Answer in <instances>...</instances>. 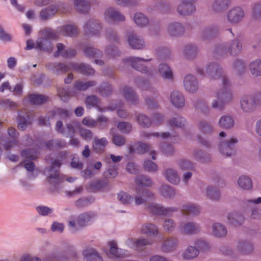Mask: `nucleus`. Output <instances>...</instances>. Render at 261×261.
<instances>
[{
    "label": "nucleus",
    "instance_id": "nucleus-7",
    "mask_svg": "<svg viewBox=\"0 0 261 261\" xmlns=\"http://www.w3.org/2000/svg\"><path fill=\"white\" fill-rule=\"evenodd\" d=\"M195 0H181V4L177 7L179 14L183 16L189 15L195 10L193 3Z\"/></svg>",
    "mask_w": 261,
    "mask_h": 261
},
{
    "label": "nucleus",
    "instance_id": "nucleus-3",
    "mask_svg": "<svg viewBox=\"0 0 261 261\" xmlns=\"http://www.w3.org/2000/svg\"><path fill=\"white\" fill-rule=\"evenodd\" d=\"M67 156L66 151L61 152L58 155L60 160H55L51 163L50 167L45 168L44 170V174L47 176L48 182L52 186L56 187L62 183L64 179L63 176L60 174L59 171L61 166V161L65 159Z\"/></svg>",
    "mask_w": 261,
    "mask_h": 261
},
{
    "label": "nucleus",
    "instance_id": "nucleus-4",
    "mask_svg": "<svg viewBox=\"0 0 261 261\" xmlns=\"http://www.w3.org/2000/svg\"><path fill=\"white\" fill-rule=\"evenodd\" d=\"M242 110L245 112H251L257 106H261V94L255 96L248 95L243 96L240 101Z\"/></svg>",
    "mask_w": 261,
    "mask_h": 261
},
{
    "label": "nucleus",
    "instance_id": "nucleus-57",
    "mask_svg": "<svg viewBox=\"0 0 261 261\" xmlns=\"http://www.w3.org/2000/svg\"><path fill=\"white\" fill-rule=\"evenodd\" d=\"M152 136L156 137H161L164 139H165L170 137V135L168 133H163L160 134L158 133H149L146 132H143L141 133V137L143 138L148 139Z\"/></svg>",
    "mask_w": 261,
    "mask_h": 261
},
{
    "label": "nucleus",
    "instance_id": "nucleus-28",
    "mask_svg": "<svg viewBox=\"0 0 261 261\" xmlns=\"http://www.w3.org/2000/svg\"><path fill=\"white\" fill-rule=\"evenodd\" d=\"M228 223L235 227L240 226L244 221V217L236 213L229 214L227 216Z\"/></svg>",
    "mask_w": 261,
    "mask_h": 261
},
{
    "label": "nucleus",
    "instance_id": "nucleus-62",
    "mask_svg": "<svg viewBox=\"0 0 261 261\" xmlns=\"http://www.w3.org/2000/svg\"><path fill=\"white\" fill-rule=\"evenodd\" d=\"M58 95L61 99L64 102H67L70 98L69 92L66 89L62 88L58 89Z\"/></svg>",
    "mask_w": 261,
    "mask_h": 261
},
{
    "label": "nucleus",
    "instance_id": "nucleus-41",
    "mask_svg": "<svg viewBox=\"0 0 261 261\" xmlns=\"http://www.w3.org/2000/svg\"><path fill=\"white\" fill-rule=\"evenodd\" d=\"M220 126L223 128H230L233 126L234 122L233 119L230 116H223L219 120Z\"/></svg>",
    "mask_w": 261,
    "mask_h": 261
},
{
    "label": "nucleus",
    "instance_id": "nucleus-32",
    "mask_svg": "<svg viewBox=\"0 0 261 261\" xmlns=\"http://www.w3.org/2000/svg\"><path fill=\"white\" fill-rule=\"evenodd\" d=\"M29 100L32 104L36 105H42L46 102L49 98L48 96L37 94H31L29 96Z\"/></svg>",
    "mask_w": 261,
    "mask_h": 261
},
{
    "label": "nucleus",
    "instance_id": "nucleus-61",
    "mask_svg": "<svg viewBox=\"0 0 261 261\" xmlns=\"http://www.w3.org/2000/svg\"><path fill=\"white\" fill-rule=\"evenodd\" d=\"M216 30L215 28H207L203 31L201 34V37L203 40L210 39L214 36L216 34Z\"/></svg>",
    "mask_w": 261,
    "mask_h": 261
},
{
    "label": "nucleus",
    "instance_id": "nucleus-11",
    "mask_svg": "<svg viewBox=\"0 0 261 261\" xmlns=\"http://www.w3.org/2000/svg\"><path fill=\"white\" fill-rule=\"evenodd\" d=\"M104 15L105 20L108 22L122 21L125 19V17L122 14L111 8L107 9Z\"/></svg>",
    "mask_w": 261,
    "mask_h": 261
},
{
    "label": "nucleus",
    "instance_id": "nucleus-55",
    "mask_svg": "<svg viewBox=\"0 0 261 261\" xmlns=\"http://www.w3.org/2000/svg\"><path fill=\"white\" fill-rule=\"evenodd\" d=\"M138 123L143 127H148L151 124L150 119L147 116L143 114H139L137 118Z\"/></svg>",
    "mask_w": 261,
    "mask_h": 261
},
{
    "label": "nucleus",
    "instance_id": "nucleus-22",
    "mask_svg": "<svg viewBox=\"0 0 261 261\" xmlns=\"http://www.w3.org/2000/svg\"><path fill=\"white\" fill-rule=\"evenodd\" d=\"M123 94L125 99L129 102L136 104L138 102V97L132 88L125 87L123 90Z\"/></svg>",
    "mask_w": 261,
    "mask_h": 261
},
{
    "label": "nucleus",
    "instance_id": "nucleus-30",
    "mask_svg": "<svg viewBox=\"0 0 261 261\" xmlns=\"http://www.w3.org/2000/svg\"><path fill=\"white\" fill-rule=\"evenodd\" d=\"M181 231L186 234H190L198 232L200 227L197 224L189 222L184 224L181 227Z\"/></svg>",
    "mask_w": 261,
    "mask_h": 261
},
{
    "label": "nucleus",
    "instance_id": "nucleus-52",
    "mask_svg": "<svg viewBox=\"0 0 261 261\" xmlns=\"http://www.w3.org/2000/svg\"><path fill=\"white\" fill-rule=\"evenodd\" d=\"M242 49V46L239 45L238 40H233L229 45L228 51L231 55H237L239 54Z\"/></svg>",
    "mask_w": 261,
    "mask_h": 261
},
{
    "label": "nucleus",
    "instance_id": "nucleus-58",
    "mask_svg": "<svg viewBox=\"0 0 261 261\" xmlns=\"http://www.w3.org/2000/svg\"><path fill=\"white\" fill-rule=\"evenodd\" d=\"M118 128L124 134L129 133L132 129V125L128 122H120L118 124Z\"/></svg>",
    "mask_w": 261,
    "mask_h": 261
},
{
    "label": "nucleus",
    "instance_id": "nucleus-9",
    "mask_svg": "<svg viewBox=\"0 0 261 261\" xmlns=\"http://www.w3.org/2000/svg\"><path fill=\"white\" fill-rule=\"evenodd\" d=\"M150 59H144L143 58L130 57L123 59L124 63H130L132 67L136 70L142 73H146L147 70L145 66L142 64L143 62L150 61Z\"/></svg>",
    "mask_w": 261,
    "mask_h": 261
},
{
    "label": "nucleus",
    "instance_id": "nucleus-39",
    "mask_svg": "<svg viewBox=\"0 0 261 261\" xmlns=\"http://www.w3.org/2000/svg\"><path fill=\"white\" fill-rule=\"evenodd\" d=\"M199 253V250L195 247L189 246L182 253V257L185 259H190L197 256Z\"/></svg>",
    "mask_w": 261,
    "mask_h": 261
},
{
    "label": "nucleus",
    "instance_id": "nucleus-53",
    "mask_svg": "<svg viewBox=\"0 0 261 261\" xmlns=\"http://www.w3.org/2000/svg\"><path fill=\"white\" fill-rule=\"evenodd\" d=\"M161 195L165 197L171 198L175 194V191L172 188L167 185H163L160 189Z\"/></svg>",
    "mask_w": 261,
    "mask_h": 261
},
{
    "label": "nucleus",
    "instance_id": "nucleus-23",
    "mask_svg": "<svg viewBox=\"0 0 261 261\" xmlns=\"http://www.w3.org/2000/svg\"><path fill=\"white\" fill-rule=\"evenodd\" d=\"M184 28L178 22L171 23L168 28V34L171 36H177L184 32Z\"/></svg>",
    "mask_w": 261,
    "mask_h": 261
},
{
    "label": "nucleus",
    "instance_id": "nucleus-1",
    "mask_svg": "<svg viewBox=\"0 0 261 261\" xmlns=\"http://www.w3.org/2000/svg\"><path fill=\"white\" fill-rule=\"evenodd\" d=\"M206 73L211 79H218L222 83V90L215 93L216 99L212 103L213 108L221 110L232 99V95L229 91L230 84L226 76L222 74V69L217 63L208 65L206 68Z\"/></svg>",
    "mask_w": 261,
    "mask_h": 261
},
{
    "label": "nucleus",
    "instance_id": "nucleus-8",
    "mask_svg": "<svg viewBox=\"0 0 261 261\" xmlns=\"http://www.w3.org/2000/svg\"><path fill=\"white\" fill-rule=\"evenodd\" d=\"M57 50L54 53L55 57L60 56L65 59L74 57L76 54V51L74 48H69L65 49V46L61 43L56 44Z\"/></svg>",
    "mask_w": 261,
    "mask_h": 261
},
{
    "label": "nucleus",
    "instance_id": "nucleus-34",
    "mask_svg": "<svg viewBox=\"0 0 261 261\" xmlns=\"http://www.w3.org/2000/svg\"><path fill=\"white\" fill-rule=\"evenodd\" d=\"M58 11L56 6H50L47 8L43 9L40 12V17L43 20H46L53 17Z\"/></svg>",
    "mask_w": 261,
    "mask_h": 261
},
{
    "label": "nucleus",
    "instance_id": "nucleus-25",
    "mask_svg": "<svg viewBox=\"0 0 261 261\" xmlns=\"http://www.w3.org/2000/svg\"><path fill=\"white\" fill-rule=\"evenodd\" d=\"M141 232L148 236H156L159 233L157 227L151 223L143 225Z\"/></svg>",
    "mask_w": 261,
    "mask_h": 261
},
{
    "label": "nucleus",
    "instance_id": "nucleus-54",
    "mask_svg": "<svg viewBox=\"0 0 261 261\" xmlns=\"http://www.w3.org/2000/svg\"><path fill=\"white\" fill-rule=\"evenodd\" d=\"M98 92L103 96L110 95L112 92L111 85L108 83H103L98 89Z\"/></svg>",
    "mask_w": 261,
    "mask_h": 261
},
{
    "label": "nucleus",
    "instance_id": "nucleus-40",
    "mask_svg": "<svg viewBox=\"0 0 261 261\" xmlns=\"http://www.w3.org/2000/svg\"><path fill=\"white\" fill-rule=\"evenodd\" d=\"M237 248L241 253L247 254L251 252L253 248L251 243L247 242H241L239 243Z\"/></svg>",
    "mask_w": 261,
    "mask_h": 261
},
{
    "label": "nucleus",
    "instance_id": "nucleus-48",
    "mask_svg": "<svg viewBox=\"0 0 261 261\" xmlns=\"http://www.w3.org/2000/svg\"><path fill=\"white\" fill-rule=\"evenodd\" d=\"M159 70L163 77L167 79H171L172 78V71L167 65L160 64Z\"/></svg>",
    "mask_w": 261,
    "mask_h": 261
},
{
    "label": "nucleus",
    "instance_id": "nucleus-42",
    "mask_svg": "<svg viewBox=\"0 0 261 261\" xmlns=\"http://www.w3.org/2000/svg\"><path fill=\"white\" fill-rule=\"evenodd\" d=\"M250 70L251 74L256 76L261 75V62L259 60L251 62L250 64Z\"/></svg>",
    "mask_w": 261,
    "mask_h": 261
},
{
    "label": "nucleus",
    "instance_id": "nucleus-35",
    "mask_svg": "<svg viewBox=\"0 0 261 261\" xmlns=\"http://www.w3.org/2000/svg\"><path fill=\"white\" fill-rule=\"evenodd\" d=\"M74 6L77 11L86 13L89 11L90 4L85 0H74Z\"/></svg>",
    "mask_w": 261,
    "mask_h": 261
},
{
    "label": "nucleus",
    "instance_id": "nucleus-56",
    "mask_svg": "<svg viewBox=\"0 0 261 261\" xmlns=\"http://www.w3.org/2000/svg\"><path fill=\"white\" fill-rule=\"evenodd\" d=\"M97 127L100 129H103L107 127L109 123V119L103 115L98 116L96 119Z\"/></svg>",
    "mask_w": 261,
    "mask_h": 261
},
{
    "label": "nucleus",
    "instance_id": "nucleus-46",
    "mask_svg": "<svg viewBox=\"0 0 261 261\" xmlns=\"http://www.w3.org/2000/svg\"><path fill=\"white\" fill-rule=\"evenodd\" d=\"M230 0H216L213 5V9L215 11L226 9L230 4Z\"/></svg>",
    "mask_w": 261,
    "mask_h": 261
},
{
    "label": "nucleus",
    "instance_id": "nucleus-38",
    "mask_svg": "<svg viewBox=\"0 0 261 261\" xmlns=\"http://www.w3.org/2000/svg\"><path fill=\"white\" fill-rule=\"evenodd\" d=\"M213 232L216 237H223L227 234V230L224 225L220 223H215L213 227Z\"/></svg>",
    "mask_w": 261,
    "mask_h": 261
},
{
    "label": "nucleus",
    "instance_id": "nucleus-27",
    "mask_svg": "<svg viewBox=\"0 0 261 261\" xmlns=\"http://www.w3.org/2000/svg\"><path fill=\"white\" fill-rule=\"evenodd\" d=\"M129 242H132L134 249L139 251L144 249L147 245L151 244V242L146 239H132Z\"/></svg>",
    "mask_w": 261,
    "mask_h": 261
},
{
    "label": "nucleus",
    "instance_id": "nucleus-60",
    "mask_svg": "<svg viewBox=\"0 0 261 261\" xmlns=\"http://www.w3.org/2000/svg\"><path fill=\"white\" fill-rule=\"evenodd\" d=\"M197 51V48L196 46L189 44L185 46L184 51V54L188 58H190L194 56Z\"/></svg>",
    "mask_w": 261,
    "mask_h": 261
},
{
    "label": "nucleus",
    "instance_id": "nucleus-5",
    "mask_svg": "<svg viewBox=\"0 0 261 261\" xmlns=\"http://www.w3.org/2000/svg\"><path fill=\"white\" fill-rule=\"evenodd\" d=\"M44 34L47 37L40 38L37 40V47L43 50L49 51L53 49V46L49 39H56L58 38V35L54 31L50 29H45L44 30Z\"/></svg>",
    "mask_w": 261,
    "mask_h": 261
},
{
    "label": "nucleus",
    "instance_id": "nucleus-19",
    "mask_svg": "<svg viewBox=\"0 0 261 261\" xmlns=\"http://www.w3.org/2000/svg\"><path fill=\"white\" fill-rule=\"evenodd\" d=\"M72 70L78 71L79 72L87 75L94 74L95 71L91 68L89 65L84 64H71Z\"/></svg>",
    "mask_w": 261,
    "mask_h": 261
},
{
    "label": "nucleus",
    "instance_id": "nucleus-64",
    "mask_svg": "<svg viewBox=\"0 0 261 261\" xmlns=\"http://www.w3.org/2000/svg\"><path fill=\"white\" fill-rule=\"evenodd\" d=\"M207 195L212 199L216 200L220 197V193L212 187H208L206 190Z\"/></svg>",
    "mask_w": 261,
    "mask_h": 261
},
{
    "label": "nucleus",
    "instance_id": "nucleus-17",
    "mask_svg": "<svg viewBox=\"0 0 261 261\" xmlns=\"http://www.w3.org/2000/svg\"><path fill=\"white\" fill-rule=\"evenodd\" d=\"M170 100L176 108H182L185 106V99L183 94L178 91H174L170 94Z\"/></svg>",
    "mask_w": 261,
    "mask_h": 261
},
{
    "label": "nucleus",
    "instance_id": "nucleus-33",
    "mask_svg": "<svg viewBox=\"0 0 261 261\" xmlns=\"http://www.w3.org/2000/svg\"><path fill=\"white\" fill-rule=\"evenodd\" d=\"M46 145L49 150L59 149L65 147L66 143L64 140L56 139L48 141Z\"/></svg>",
    "mask_w": 261,
    "mask_h": 261
},
{
    "label": "nucleus",
    "instance_id": "nucleus-47",
    "mask_svg": "<svg viewBox=\"0 0 261 261\" xmlns=\"http://www.w3.org/2000/svg\"><path fill=\"white\" fill-rule=\"evenodd\" d=\"M19 120L18 124V128L20 130H24L28 125L31 122V121L28 115H27L26 116H23L20 112L18 113Z\"/></svg>",
    "mask_w": 261,
    "mask_h": 261
},
{
    "label": "nucleus",
    "instance_id": "nucleus-51",
    "mask_svg": "<svg viewBox=\"0 0 261 261\" xmlns=\"http://www.w3.org/2000/svg\"><path fill=\"white\" fill-rule=\"evenodd\" d=\"M185 119L182 117L177 116L173 117L168 122V125L170 126H175L177 127H182L185 124Z\"/></svg>",
    "mask_w": 261,
    "mask_h": 261
},
{
    "label": "nucleus",
    "instance_id": "nucleus-16",
    "mask_svg": "<svg viewBox=\"0 0 261 261\" xmlns=\"http://www.w3.org/2000/svg\"><path fill=\"white\" fill-rule=\"evenodd\" d=\"M109 245L110 247V253L113 256L122 258L129 256L127 251L117 248V244L115 241H111L109 243Z\"/></svg>",
    "mask_w": 261,
    "mask_h": 261
},
{
    "label": "nucleus",
    "instance_id": "nucleus-2",
    "mask_svg": "<svg viewBox=\"0 0 261 261\" xmlns=\"http://www.w3.org/2000/svg\"><path fill=\"white\" fill-rule=\"evenodd\" d=\"M135 182L139 187L136 189V195L134 198L126 192L120 191L118 194L120 201L124 204H130L133 201L137 205L143 204L148 199L154 198V194L149 192L146 189L141 187H148L152 185L151 180L144 175L138 176L135 178Z\"/></svg>",
    "mask_w": 261,
    "mask_h": 261
},
{
    "label": "nucleus",
    "instance_id": "nucleus-43",
    "mask_svg": "<svg viewBox=\"0 0 261 261\" xmlns=\"http://www.w3.org/2000/svg\"><path fill=\"white\" fill-rule=\"evenodd\" d=\"M238 183L239 186L244 190H249L252 187V183L251 179L245 176L240 177L238 180Z\"/></svg>",
    "mask_w": 261,
    "mask_h": 261
},
{
    "label": "nucleus",
    "instance_id": "nucleus-59",
    "mask_svg": "<svg viewBox=\"0 0 261 261\" xmlns=\"http://www.w3.org/2000/svg\"><path fill=\"white\" fill-rule=\"evenodd\" d=\"M99 99L96 96H89L86 99L87 107L88 109H91L92 107H96L99 103Z\"/></svg>",
    "mask_w": 261,
    "mask_h": 261
},
{
    "label": "nucleus",
    "instance_id": "nucleus-26",
    "mask_svg": "<svg viewBox=\"0 0 261 261\" xmlns=\"http://www.w3.org/2000/svg\"><path fill=\"white\" fill-rule=\"evenodd\" d=\"M182 213L185 215H197L200 213V207L193 204H189L183 205Z\"/></svg>",
    "mask_w": 261,
    "mask_h": 261
},
{
    "label": "nucleus",
    "instance_id": "nucleus-37",
    "mask_svg": "<svg viewBox=\"0 0 261 261\" xmlns=\"http://www.w3.org/2000/svg\"><path fill=\"white\" fill-rule=\"evenodd\" d=\"M165 176L166 179L172 184L176 185L180 181L179 177L173 169H167L165 173Z\"/></svg>",
    "mask_w": 261,
    "mask_h": 261
},
{
    "label": "nucleus",
    "instance_id": "nucleus-50",
    "mask_svg": "<svg viewBox=\"0 0 261 261\" xmlns=\"http://www.w3.org/2000/svg\"><path fill=\"white\" fill-rule=\"evenodd\" d=\"M92 217V215L89 213H84L80 215L77 220V225L79 227H83L88 225V223Z\"/></svg>",
    "mask_w": 261,
    "mask_h": 261
},
{
    "label": "nucleus",
    "instance_id": "nucleus-24",
    "mask_svg": "<svg viewBox=\"0 0 261 261\" xmlns=\"http://www.w3.org/2000/svg\"><path fill=\"white\" fill-rule=\"evenodd\" d=\"M178 244V240L175 238H170L165 240L161 247V250L164 252H169L173 250Z\"/></svg>",
    "mask_w": 261,
    "mask_h": 261
},
{
    "label": "nucleus",
    "instance_id": "nucleus-49",
    "mask_svg": "<svg viewBox=\"0 0 261 261\" xmlns=\"http://www.w3.org/2000/svg\"><path fill=\"white\" fill-rule=\"evenodd\" d=\"M85 55L90 58L99 57L102 56V53L93 47L87 46L84 49Z\"/></svg>",
    "mask_w": 261,
    "mask_h": 261
},
{
    "label": "nucleus",
    "instance_id": "nucleus-15",
    "mask_svg": "<svg viewBox=\"0 0 261 261\" xmlns=\"http://www.w3.org/2000/svg\"><path fill=\"white\" fill-rule=\"evenodd\" d=\"M184 84L186 90L190 92L197 91L198 88V82L196 77L191 74H188L185 76Z\"/></svg>",
    "mask_w": 261,
    "mask_h": 261
},
{
    "label": "nucleus",
    "instance_id": "nucleus-13",
    "mask_svg": "<svg viewBox=\"0 0 261 261\" xmlns=\"http://www.w3.org/2000/svg\"><path fill=\"white\" fill-rule=\"evenodd\" d=\"M72 64H66L61 63H49L47 64L45 67L48 70L54 71L57 74L63 73L68 72L70 69L72 70L71 65Z\"/></svg>",
    "mask_w": 261,
    "mask_h": 261
},
{
    "label": "nucleus",
    "instance_id": "nucleus-36",
    "mask_svg": "<svg viewBox=\"0 0 261 261\" xmlns=\"http://www.w3.org/2000/svg\"><path fill=\"white\" fill-rule=\"evenodd\" d=\"M96 83L94 81H90L86 82H83L80 81H76L74 88L78 91H85L89 88L96 85Z\"/></svg>",
    "mask_w": 261,
    "mask_h": 261
},
{
    "label": "nucleus",
    "instance_id": "nucleus-45",
    "mask_svg": "<svg viewBox=\"0 0 261 261\" xmlns=\"http://www.w3.org/2000/svg\"><path fill=\"white\" fill-rule=\"evenodd\" d=\"M134 19L135 23L139 27H145L149 22L148 19L141 13L135 14Z\"/></svg>",
    "mask_w": 261,
    "mask_h": 261
},
{
    "label": "nucleus",
    "instance_id": "nucleus-63",
    "mask_svg": "<svg viewBox=\"0 0 261 261\" xmlns=\"http://www.w3.org/2000/svg\"><path fill=\"white\" fill-rule=\"evenodd\" d=\"M143 167L144 169L148 172H154L158 168L157 165L150 160L145 161Z\"/></svg>",
    "mask_w": 261,
    "mask_h": 261
},
{
    "label": "nucleus",
    "instance_id": "nucleus-44",
    "mask_svg": "<svg viewBox=\"0 0 261 261\" xmlns=\"http://www.w3.org/2000/svg\"><path fill=\"white\" fill-rule=\"evenodd\" d=\"M21 155L26 159L35 160L38 158L39 152L37 149H27L21 151Z\"/></svg>",
    "mask_w": 261,
    "mask_h": 261
},
{
    "label": "nucleus",
    "instance_id": "nucleus-14",
    "mask_svg": "<svg viewBox=\"0 0 261 261\" xmlns=\"http://www.w3.org/2000/svg\"><path fill=\"white\" fill-rule=\"evenodd\" d=\"M244 15V11L241 8L234 7L228 13L227 19L231 23H237L243 18Z\"/></svg>",
    "mask_w": 261,
    "mask_h": 261
},
{
    "label": "nucleus",
    "instance_id": "nucleus-21",
    "mask_svg": "<svg viewBox=\"0 0 261 261\" xmlns=\"http://www.w3.org/2000/svg\"><path fill=\"white\" fill-rule=\"evenodd\" d=\"M108 142L106 138L100 139L95 138L93 141V148L97 153H101L104 151Z\"/></svg>",
    "mask_w": 261,
    "mask_h": 261
},
{
    "label": "nucleus",
    "instance_id": "nucleus-10",
    "mask_svg": "<svg viewBox=\"0 0 261 261\" xmlns=\"http://www.w3.org/2000/svg\"><path fill=\"white\" fill-rule=\"evenodd\" d=\"M237 142L238 140L234 138L225 142H222L219 146L220 151L222 154L230 156L234 152L235 145Z\"/></svg>",
    "mask_w": 261,
    "mask_h": 261
},
{
    "label": "nucleus",
    "instance_id": "nucleus-31",
    "mask_svg": "<svg viewBox=\"0 0 261 261\" xmlns=\"http://www.w3.org/2000/svg\"><path fill=\"white\" fill-rule=\"evenodd\" d=\"M129 45L134 49H142L144 46V40L136 35H130L128 38Z\"/></svg>",
    "mask_w": 261,
    "mask_h": 261
},
{
    "label": "nucleus",
    "instance_id": "nucleus-29",
    "mask_svg": "<svg viewBox=\"0 0 261 261\" xmlns=\"http://www.w3.org/2000/svg\"><path fill=\"white\" fill-rule=\"evenodd\" d=\"M61 34L65 36H74L78 34V30L74 25H66L61 27L59 29Z\"/></svg>",
    "mask_w": 261,
    "mask_h": 261
},
{
    "label": "nucleus",
    "instance_id": "nucleus-20",
    "mask_svg": "<svg viewBox=\"0 0 261 261\" xmlns=\"http://www.w3.org/2000/svg\"><path fill=\"white\" fill-rule=\"evenodd\" d=\"M83 254L87 261H103L98 253L92 248H88L84 250Z\"/></svg>",
    "mask_w": 261,
    "mask_h": 261
},
{
    "label": "nucleus",
    "instance_id": "nucleus-12",
    "mask_svg": "<svg viewBox=\"0 0 261 261\" xmlns=\"http://www.w3.org/2000/svg\"><path fill=\"white\" fill-rule=\"evenodd\" d=\"M84 29L87 35H97L100 32L101 27L98 20L91 19L87 22Z\"/></svg>",
    "mask_w": 261,
    "mask_h": 261
},
{
    "label": "nucleus",
    "instance_id": "nucleus-18",
    "mask_svg": "<svg viewBox=\"0 0 261 261\" xmlns=\"http://www.w3.org/2000/svg\"><path fill=\"white\" fill-rule=\"evenodd\" d=\"M148 209L150 213L156 215H166L168 214L170 211H173L171 208H166L160 204L154 203L149 204Z\"/></svg>",
    "mask_w": 261,
    "mask_h": 261
},
{
    "label": "nucleus",
    "instance_id": "nucleus-6",
    "mask_svg": "<svg viewBox=\"0 0 261 261\" xmlns=\"http://www.w3.org/2000/svg\"><path fill=\"white\" fill-rule=\"evenodd\" d=\"M71 113L68 110L61 108H57L55 110L49 112L47 114V118L41 117L39 119V124L40 125H50L49 120L53 119L56 116H58L62 119L68 118L70 116Z\"/></svg>",
    "mask_w": 261,
    "mask_h": 261
}]
</instances>
